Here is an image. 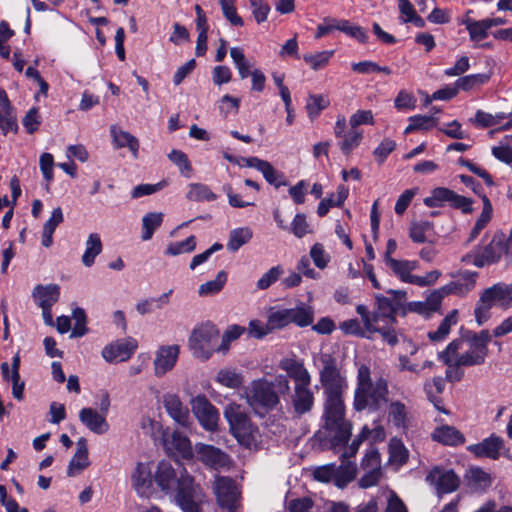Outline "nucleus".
<instances>
[{
    "label": "nucleus",
    "mask_w": 512,
    "mask_h": 512,
    "mask_svg": "<svg viewBox=\"0 0 512 512\" xmlns=\"http://www.w3.org/2000/svg\"><path fill=\"white\" fill-rule=\"evenodd\" d=\"M390 296L375 294L373 311L360 304L356 312L361 316L363 325L369 332H378L389 346L398 344V332L392 327L397 323L396 316H406L409 312L429 314L427 304L424 302H408L405 290H388Z\"/></svg>",
    "instance_id": "1"
},
{
    "label": "nucleus",
    "mask_w": 512,
    "mask_h": 512,
    "mask_svg": "<svg viewBox=\"0 0 512 512\" xmlns=\"http://www.w3.org/2000/svg\"><path fill=\"white\" fill-rule=\"evenodd\" d=\"M389 387L387 379L380 377L372 382L370 368L361 365L357 373V385L354 392L353 407L360 412H377L388 402Z\"/></svg>",
    "instance_id": "2"
},
{
    "label": "nucleus",
    "mask_w": 512,
    "mask_h": 512,
    "mask_svg": "<svg viewBox=\"0 0 512 512\" xmlns=\"http://www.w3.org/2000/svg\"><path fill=\"white\" fill-rule=\"evenodd\" d=\"M323 419V430L332 449L345 446L351 437L352 424L345 418L343 398L325 399Z\"/></svg>",
    "instance_id": "3"
},
{
    "label": "nucleus",
    "mask_w": 512,
    "mask_h": 512,
    "mask_svg": "<svg viewBox=\"0 0 512 512\" xmlns=\"http://www.w3.org/2000/svg\"><path fill=\"white\" fill-rule=\"evenodd\" d=\"M289 379L287 376L278 375L272 381H255L249 395V403L252 406H260L266 410H272L279 403L280 395L289 392Z\"/></svg>",
    "instance_id": "4"
},
{
    "label": "nucleus",
    "mask_w": 512,
    "mask_h": 512,
    "mask_svg": "<svg viewBox=\"0 0 512 512\" xmlns=\"http://www.w3.org/2000/svg\"><path fill=\"white\" fill-rule=\"evenodd\" d=\"M224 415L229 423L230 432L241 445L247 448L256 445L258 429L253 426L249 416L240 406H227Z\"/></svg>",
    "instance_id": "5"
},
{
    "label": "nucleus",
    "mask_w": 512,
    "mask_h": 512,
    "mask_svg": "<svg viewBox=\"0 0 512 512\" xmlns=\"http://www.w3.org/2000/svg\"><path fill=\"white\" fill-rule=\"evenodd\" d=\"M320 361L323 367L320 370L319 378L324 389L325 399L343 398L347 381L341 375L336 359L330 354H322Z\"/></svg>",
    "instance_id": "6"
},
{
    "label": "nucleus",
    "mask_w": 512,
    "mask_h": 512,
    "mask_svg": "<svg viewBox=\"0 0 512 512\" xmlns=\"http://www.w3.org/2000/svg\"><path fill=\"white\" fill-rule=\"evenodd\" d=\"M220 331L211 322H206L196 327L189 337V348L197 358L207 360L214 352H217L216 342Z\"/></svg>",
    "instance_id": "7"
},
{
    "label": "nucleus",
    "mask_w": 512,
    "mask_h": 512,
    "mask_svg": "<svg viewBox=\"0 0 512 512\" xmlns=\"http://www.w3.org/2000/svg\"><path fill=\"white\" fill-rule=\"evenodd\" d=\"M180 480V485L174 491L177 505L183 512H202L205 494L201 486L190 475L181 477Z\"/></svg>",
    "instance_id": "8"
},
{
    "label": "nucleus",
    "mask_w": 512,
    "mask_h": 512,
    "mask_svg": "<svg viewBox=\"0 0 512 512\" xmlns=\"http://www.w3.org/2000/svg\"><path fill=\"white\" fill-rule=\"evenodd\" d=\"M445 202H448L455 209H460L465 214L473 211V200L471 198L459 195L445 187L434 188L431 196L424 199V204L430 208L441 207Z\"/></svg>",
    "instance_id": "9"
},
{
    "label": "nucleus",
    "mask_w": 512,
    "mask_h": 512,
    "mask_svg": "<svg viewBox=\"0 0 512 512\" xmlns=\"http://www.w3.org/2000/svg\"><path fill=\"white\" fill-rule=\"evenodd\" d=\"M176 465L177 468H174L170 462L162 460L155 471L154 480L166 494L174 492L180 485V478L189 475L181 463L177 462Z\"/></svg>",
    "instance_id": "10"
},
{
    "label": "nucleus",
    "mask_w": 512,
    "mask_h": 512,
    "mask_svg": "<svg viewBox=\"0 0 512 512\" xmlns=\"http://www.w3.org/2000/svg\"><path fill=\"white\" fill-rule=\"evenodd\" d=\"M213 490L216 495L217 503L222 509L227 510V512L236 511L239 492L233 479L225 476L216 477Z\"/></svg>",
    "instance_id": "11"
},
{
    "label": "nucleus",
    "mask_w": 512,
    "mask_h": 512,
    "mask_svg": "<svg viewBox=\"0 0 512 512\" xmlns=\"http://www.w3.org/2000/svg\"><path fill=\"white\" fill-rule=\"evenodd\" d=\"M191 407L195 417L205 430L212 432L217 430L219 413L204 395L193 398Z\"/></svg>",
    "instance_id": "12"
},
{
    "label": "nucleus",
    "mask_w": 512,
    "mask_h": 512,
    "mask_svg": "<svg viewBox=\"0 0 512 512\" xmlns=\"http://www.w3.org/2000/svg\"><path fill=\"white\" fill-rule=\"evenodd\" d=\"M195 451L198 459L204 465L212 469H229L232 466L231 457L218 447L204 443H197L195 445Z\"/></svg>",
    "instance_id": "13"
},
{
    "label": "nucleus",
    "mask_w": 512,
    "mask_h": 512,
    "mask_svg": "<svg viewBox=\"0 0 512 512\" xmlns=\"http://www.w3.org/2000/svg\"><path fill=\"white\" fill-rule=\"evenodd\" d=\"M426 481L433 485L439 495L452 493L460 486V478L453 470L433 468L426 476Z\"/></svg>",
    "instance_id": "14"
},
{
    "label": "nucleus",
    "mask_w": 512,
    "mask_h": 512,
    "mask_svg": "<svg viewBox=\"0 0 512 512\" xmlns=\"http://www.w3.org/2000/svg\"><path fill=\"white\" fill-rule=\"evenodd\" d=\"M462 344L463 341L461 339H454L438 354V358L447 366L445 375L446 379L450 382H458L464 376V372L461 370L462 366H456L454 359L462 348Z\"/></svg>",
    "instance_id": "15"
},
{
    "label": "nucleus",
    "mask_w": 512,
    "mask_h": 512,
    "mask_svg": "<svg viewBox=\"0 0 512 512\" xmlns=\"http://www.w3.org/2000/svg\"><path fill=\"white\" fill-rule=\"evenodd\" d=\"M136 349V340L132 338L120 339L104 347L102 356L108 362H123L130 359Z\"/></svg>",
    "instance_id": "16"
},
{
    "label": "nucleus",
    "mask_w": 512,
    "mask_h": 512,
    "mask_svg": "<svg viewBox=\"0 0 512 512\" xmlns=\"http://www.w3.org/2000/svg\"><path fill=\"white\" fill-rule=\"evenodd\" d=\"M314 405V394L310 384L296 383L292 395V406L295 414L302 416L310 412Z\"/></svg>",
    "instance_id": "17"
},
{
    "label": "nucleus",
    "mask_w": 512,
    "mask_h": 512,
    "mask_svg": "<svg viewBox=\"0 0 512 512\" xmlns=\"http://www.w3.org/2000/svg\"><path fill=\"white\" fill-rule=\"evenodd\" d=\"M179 355V346H162L154 360L155 374L158 377L163 376L170 371L176 364Z\"/></svg>",
    "instance_id": "18"
},
{
    "label": "nucleus",
    "mask_w": 512,
    "mask_h": 512,
    "mask_svg": "<svg viewBox=\"0 0 512 512\" xmlns=\"http://www.w3.org/2000/svg\"><path fill=\"white\" fill-rule=\"evenodd\" d=\"M503 445V439L492 434L489 438L484 439L482 442L470 445L468 450L477 457H486L496 460L499 458L500 450L503 448Z\"/></svg>",
    "instance_id": "19"
},
{
    "label": "nucleus",
    "mask_w": 512,
    "mask_h": 512,
    "mask_svg": "<svg viewBox=\"0 0 512 512\" xmlns=\"http://www.w3.org/2000/svg\"><path fill=\"white\" fill-rule=\"evenodd\" d=\"M79 419L93 433L103 434L109 429L105 415L98 413L92 408L81 409Z\"/></svg>",
    "instance_id": "20"
},
{
    "label": "nucleus",
    "mask_w": 512,
    "mask_h": 512,
    "mask_svg": "<svg viewBox=\"0 0 512 512\" xmlns=\"http://www.w3.org/2000/svg\"><path fill=\"white\" fill-rule=\"evenodd\" d=\"M168 453L178 454L182 458L189 459L193 456L190 440L188 437L175 431L164 441Z\"/></svg>",
    "instance_id": "21"
},
{
    "label": "nucleus",
    "mask_w": 512,
    "mask_h": 512,
    "mask_svg": "<svg viewBox=\"0 0 512 512\" xmlns=\"http://www.w3.org/2000/svg\"><path fill=\"white\" fill-rule=\"evenodd\" d=\"M476 276V272H466L459 279L444 285L442 291H444L446 295H465L475 287Z\"/></svg>",
    "instance_id": "22"
},
{
    "label": "nucleus",
    "mask_w": 512,
    "mask_h": 512,
    "mask_svg": "<svg viewBox=\"0 0 512 512\" xmlns=\"http://www.w3.org/2000/svg\"><path fill=\"white\" fill-rule=\"evenodd\" d=\"M88 466V445L86 439L82 437L77 441V449L73 458L69 462L67 475L72 477Z\"/></svg>",
    "instance_id": "23"
},
{
    "label": "nucleus",
    "mask_w": 512,
    "mask_h": 512,
    "mask_svg": "<svg viewBox=\"0 0 512 512\" xmlns=\"http://www.w3.org/2000/svg\"><path fill=\"white\" fill-rule=\"evenodd\" d=\"M432 439L443 445L457 446L465 442L464 435L453 426L437 427L432 433Z\"/></svg>",
    "instance_id": "24"
},
{
    "label": "nucleus",
    "mask_w": 512,
    "mask_h": 512,
    "mask_svg": "<svg viewBox=\"0 0 512 512\" xmlns=\"http://www.w3.org/2000/svg\"><path fill=\"white\" fill-rule=\"evenodd\" d=\"M164 407L168 414L180 425L189 424L188 409L182 404L176 395H167L164 397Z\"/></svg>",
    "instance_id": "25"
},
{
    "label": "nucleus",
    "mask_w": 512,
    "mask_h": 512,
    "mask_svg": "<svg viewBox=\"0 0 512 512\" xmlns=\"http://www.w3.org/2000/svg\"><path fill=\"white\" fill-rule=\"evenodd\" d=\"M132 485L137 493L144 496L152 486V475L148 465L138 463L132 474Z\"/></svg>",
    "instance_id": "26"
},
{
    "label": "nucleus",
    "mask_w": 512,
    "mask_h": 512,
    "mask_svg": "<svg viewBox=\"0 0 512 512\" xmlns=\"http://www.w3.org/2000/svg\"><path fill=\"white\" fill-rule=\"evenodd\" d=\"M33 296L37 299L38 305L41 308L52 307L59 299L60 287L57 284L37 285L34 288Z\"/></svg>",
    "instance_id": "27"
},
{
    "label": "nucleus",
    "mask_w": 512,
    "mask_h": 512,
    "mask_svg": "<svg viewBox=\"0 0 512 512\" xmlns=\"http://www.w3.org/2000/svg\"><path fill=\"white\" fill-rule=\"evenodd\" d=\"M385 264L401 281L414 284L413 279L416 278V275H412L411 271L416 269V261L389 259Z\"/></svg>",
    "instance_id": "28"
},
{
    "label": "nucleus",
    "mask_w": 512,
    "mask_h": 512,
    "mask_svg": "<svg viewBox=\"0 0 512 512\" xmlns=\"http://www.w3.org/2000/svg\"><path fill=\"white\" fill-rule=\"evenodd\" d=\"M111 135L117 148L127 147L135 158L138 156L139 141L135 136L115 125L111 127Z\"/></svg>",
    "instance_id": "29"
},
{
    "label": "nucleus",
    "mask_w": 512,
    "mask_h": 512,
    "mask_svg": "<svg viewBox=\"0 0 512 512\" xmlns=\"http://www.w3.org/2000/svg\"><path fill=\"white\" fill-rule=\"evenodd\" d=\"M281 368L287 372V378L292 377L295 380V384H311V376L302 363L293 359H286L281 362Z\"/></svg>",
    "instance_id": "30"
},
{
    "label": "nucleus",
    "mask_w": 512,
    "mask_h": 512,
    "mask_svg": "<svg viewBox=\"0 0 512 512\" xmlns=\"http://www.w3.org/2000/svg\"><path fill=\"white\" fill-rule=\"evenodd\" d=\"M482 302H488L493 306L494 302L512 299V285L502 283L494 284L485 289L481 294Z\"/></svg>",
    "instance_id": "31"
},
{
    "label": "nucleus",
    "mask_w": 512,
    "mask_h": 512,
    "mask_svg": "<svg viewBox=\"0 0 512 512\" xmlns=\"http://www.w3.org/2000/svg\"><path fill=\"white\" fill-rule=\"evenodd\" d=\"M487 355L484 349L481 350L478 347L476 349L470 348V350L462 354H457L454 358L455 365L463 367L479 366L485 362Z\"/></svg>",
    "instance_id": "32"
},
{
    "label": "nucleus",
    "mask_w": 512,
    "mask_h": 512,
    "mask_svg": "<svg viewBox=\"0 0 512 512\" xmlns=\"http://www.w3.org/2000/svg\"><path fill=\"white\" fill-rule=\"evenodd\" d=\"M357 468L351 461L343 460L342 464L336 467V474L334 477V484L344 489L356 477Z\"/></svg>",
    "instance_id": "33"
},
{
    "label": "nucleus",
    "mask_w": 512,
    "mask_h": 512,
    "mask_svg": "<svg viewBox=\"0 0 512 512\" xmlns=\"http://www.w3.org/2000/svg\"><path fill=\"white\" fill-rule=\"evenodd\" d=\"M468 486L475 491H483L487 489L491 483V477L481 468H471L465 475Z\"/></svg>",
    "instance_id": "34"
},
{
    "label": "nucleus",
    "mask_w": 512,
    "mask_h": 512,
    "mask_svg": "<svg viewBox=\"0 0 512 512\" xmlns=\"http://www.w3.org/2000/svg\"><path fill=\"white\" fill-rule=\"evenodd\" d=\"M102 252V242L99 234L91 233L86 241V249L82 255V263L86 267H91L95 258Z\"/></svg>",
    "instance_id": "35"
},
{
    "label": "nucleus",
    "mask_w": 512,
    "mask_h": 512,
    "mask_svg": "<svg viewBox=\"0 0 512 512\" xmlns=\"http://www.w3.org/2000/svg\"><path fill=\"white\" fill-rule=\"evenodd\" d=\"M388 419L396 427L405 429L408 423V410L404 403L393 401L389 404Z\"/></svg>",
    "instance_id": "36"
},
{
    "label": "nucleus",
    "mask_w": 512,
    "mask_h": 512,
    "mask_svg": "<svg viewBox=\"0 0 512 512\" xmlns=\"http://www.w3.org/2000/svg\"><path fill=\"white\" fill-rule=\"evenodd\" d=\"M289 314L291 318V323L296 324L299 327H307L313 323L314 320V310L310 306H306L305 304H301L296 308H290Z\"/></svg>",
    "instance_id": "37"
},
{
    "label": "nucleus",
    "mask_w": 512,
    "mask_h": 512,
    "mask_svg": "<svg viewBox=\"0 0 512 512\" xmlns=\"http://www.w3.org/2000/svg\"><path fill=\"white\" fill-rule=\"evenodd\" d=\"M490 79L489 74H472L460 77L455 83L459 90L470 91L487 83Z\"/></svg>",
    "instance_id": "38"
},
{
    "label": "nucleus",
    "mask_w": 512,
    "mask_h": 512,
    "mask_svg": "<svg viewBox=\"0 0 512 512\" xmlns=\"http://www.w3.org/2000/svg\"><path fill=\"white\" fill-rule=\"evenodd\" d=\"M457 323V310L451 311L440 323L438 329L428 333L433 342L442 341L450 332L451 326Z\"/></svg>",
    "instance_id": "39"
},
{
    "label": "nucleus",
    "mask_w": 512,
    "mask_h": 512,
    "mask_svg": "<svg viewBox=\"0 0 512 512\" xmlns=\"http://www.w3.org/2000/svg\"><path fill=\"white\" fill-rule=\"evenodd\" d=\"M163 214L150 212L142 219V240L147 241L152 238L154 231L162 224Z\"/></svg>",
    "instance_id": "40"
},
{
    "label": "nucleus",
    "mask_w": 512,
    "mask_h": 512,
    "mask_svg": "<svg viewBox=\"0 0 512 512\" xmlns=\"http://www.w3.org/2000/svg\"><path fill=\"white\" fill-rule=\"evenodd\" d=\"M226 282L227 273L225 271H220L214 280L207 281L200 285L198 294L200 296L215 295L223 289Z\"/></svg>",
    "instance_id": "41"
},
{
    "label": "nucleus",
    "mask_w": 512,
    "mask_h": 512,
    "mask_svg": "<svg viewBox=\"0 0 512 512\" xmlns=\"http://www.w3.org/2000/svg\"><path fill=\"white\" fill-rule=\"evenodd\" d=\"M335 29L358 40L360 43H367L368 35L364 28L352 25L348 20H341L335 25Z\"/></svg>",
    "instance_id": "42"
},
{
    "label": "nucleus",
    "mask_w": 512,
    "mask_h": 512,
    "mask_svg": "<svg viewBox=\"0 0 512 512\" xmlns=\"http://www.w3.org/2000/svg\"><path fill=\"white\" fill-rule=\"evenodd\" d=\"M252 238V231L248 227L234 229L230 233L227 247L229 250L235 252L241 246L248 243Z\"/></svg>",
    "instance_id": "43"
},
{
    "label": "nucleus",
    "mask_w": 512,
    "mask_h": 512,
    "mask_svg": "<svg viewBox=\"0 0 512 512\" xmlns=\"http://www.w3.org/2000/svg\"><path fill=\"white\" fill-rule=\"evenodd\" d=\"M187 198L190 201L201 202V201H214L217 196L213 193L210 188L204 184H191L190 189L187 193Z\"/></svg>",
    "instance_id": "44"
},
{
    "label": "nucleus",
    "mask_w": 512,
    "mask_h": 512,
    "mask_svg": "<svg viewBox=\"0 0 512 512\" xmlns=\"http://www.w3.org/2000/svg\"><path fill=\"white\" fill-rule=\"evenodd\" d=\"M465 24L472 41H481L488 36V30L490 27L487 24L486 19L481 21L468 19L465 21Z\"/></svg>",
    "instance_id": "45"
},
{
    "label": "nucleus",
    "mask_w": 512,
    "mask_h": 512,
    "mask_svg": "<svg viewBox=\"0 0 512 512\" xmlns=\"http://www.w3.org/2000/svg\"><path fill=\"white\" fill-rule=\"evenodd\" d=\"M245 327L240 325H231L223 333L221 343L217 347V352L226 353L230 348V343L237 340L245 332Z\"/></svg>",
    "instance_id": "46"
},
{
    "label": "nucleus",
    "mask_w": 512,
    "mask_h": 512,
    "mask_svg": "<svg viewBox=\"0 0 512 512\" xmlns=\"http://www.w3.org/2000/svg\"><path fill=\"white\" fill-rule=\"evenodd\" d=\"M409 121L410 124L404 130L405 134L416 130H430L436 126V119L433 116L416 115L410 117Z\"/></svg>",
    "instance_id": "47"
},
{
    "label": "nucleus",
    "mask_w": 512,
    "mask_h": 512,
    "mask_svg": "<svg viewBox=\"0 0 512 512\" xmlns=\"http://www.w3.org/2000/svg\"><path fill=\"white\" fill-rule=\"evenodd\" d=\"M196 248L195 236H189L187 239L180 242L170 243L167 247L166 254L171 256H177L183 253H189L194 251Z\"/></svg>",
    "instance_id": "48"
},
{
    "label": "nucleus",
    "mask_w": 512,
    "mask_h": 512,
    "mask_svg": "<svg viewBox=\"0 0 512 512\" xmlns=\"http://www.w3.org/2000/svg\"><path fill=\"white\" fill-rule=\"evenodd\" d=\"M267 320L271 332L276 329L284 328L291 323L289 309L271 312Z\"/></svg>",
    "instance_id": "49"
},
{
    "label": "nucleus",
    "mask_w": 512,
    "mask_h": 512,
    "mask_svg": "<svg viewBox=\"0 0 512 512\" xmlns=\"http://www.w3.org/2000/svg\"><path fill=\"white\" fill-rule=\"evenodd\" d=\"M259 165V171L269 184L274 185L276 188L286 185L285 181H279V179L283 178V175L278 173L268 161L259 162Z\"/></svg>",
    "instance_id": "50"
},
{
    "label": "nucleus",
    "mask_w": 512,
    "mask_h": 512,
    "mask_svg": "<svg viewBox=\"0 0 512 512\" xmlns=\"http://www.w3.org/2000/svg\"><path fill=\"white\" fill-rule=\"evenodd\" d=\"M290 230L297 238H302L305 235L312 233V229L306 220V215L303 213L295 215L291 223Z\"/></svg>",
    "instance_id": "51"
},
{
    "label": "nucleus",
    "mask_w": 512,
    "mask_h": 512,
    "mask_svg": "<svg viewBox=\"0 0 512 512\" xmlns=\"http://www.w3.org/2000/svg\"><path fill=\"white\" fill-rule=\"evenodd\" d=\"M168 158L179 167L182 174L186 177H190L192 173V166L184 152L180 150H172L168 155Z\"/></svg>",
    "instance_id": "52"
},
{
    "label": "nucleus",
    "mask_w": 512,
    "mask_h": 512,
    "mask_svg": "<svg viewBox=\"0 0 512 512\" xmlns=\"http://www.w3.org/2000/svg\"><path fill=\"white\" fill-rule=\"evenodd\" d=\"M332 54L333 51H321L316 54H305L303 59L313 70H318L328 64Z\"/></svg>",
    "instance_id": "53"
},
{
    "label": "nucleus",
    "mask_w": 512,
    "mask_h": 512,
    "mask_svg": "<svg viewBox=\"0 0 512 512\" xmlns=\"http://www.w3.org/2000/svg\"><path fill=\"white\" fill-rule=\"evenodd\" d=\"M283 272V268L279 265L272 267L257 281L256 287L260 290L268 289L279 279Z\"/></svg>",
    "instance_id": "54"
},
{
    "label": "nucleus",
    "mask_w": 512,
    "mask_h": 512,
    "mask_svg": "<svg viewBox=\"0 0 512 512\" xmlns=\"http://www.w3.org/2000/svg\"><path fill=\"white\" fill-rule=\"evenodd\" d=\"M329 102L321 95H310L307 100L306 109L310 118H314L328 107Z\"/></svg>",
    "instance_id": "55"
},
{
    "label": "nucleus",
    "mask_w": 512,
    "mask_h": 512,
    "mask_svg": "<svg viewBox=\"0 0 512 512\" xmlns=\"http://www.w3.org/2000/svg\"><path fill=\"white\" fill-rule=\"evenodd\" d=\"M492 154L498 160L506 163H512V137H506V143H501L499 146L492 148Z\"/></svg>",
    "instance_id": "56"
},
{
    "label": "nucleus",
    "mask_w": 512,
    "mask_h": 512,
    "mask_svg": "<svg viewBox=\"0 0 512 512\" xmlns=\"http://www.w3.org/2000/svg\"><path fill=\"white\" fill-rule=\"evenodd\" d=\"M217 381L226 387L238 388L242 384V377L232 370H220Z\"/></svg>",
    "instance_id": "57"
},
{
    "label": "nucleus",
    "mask_w": 512,
    "mask_h": 512,
    "mask_svg": "<svg viewBox=\"0 0 512 512\" xmlns=\"http://www.w3.org/2000/svg\"><path fill=\"white\" fill-rule=\"evenodd\" d=\"M255 21L260 24L267 20L270 6L266 0H249Z\"/></svg>",
    "instance_id": "58"
},
{
    "label": "nucleus",
    "mask_w": 512,
    "mask_h": 512,
    "mask_svg": "<svg viewBox=\"0 0 512 512\" xmlns=\"http://www.w3.org/2000/svg\"><path fill=\"white\" fill-rule=\"evenodd\" d=\"M219 3L222 8V12L224 17L230 22L233 26H243V19L238 15L237 10L232 2L228 0H219Z\"/></svg>",
    "instance_id": "59"
},
{
    "label": "nucleus",
    "mask_w": 512,
    "mask_h": 512,
    "mask_svg": "<svg viewBox=\"0 0 512 512\" xmlns=\"http://www.w3.org/2000/svg\"><path fill=\"white\" fill-rule=\"evenodd\" d=\"M22 124L27 133L33 134L41 124L38 108L32 107L22 119Z\"/></svg>",
    "instance_id": "60"
},
{
    "label": "nucleus",
    "mask_w": 512,
    "mask_h": 512,
    "mask_svg": "<svg viewBox=\"0 0 512 512\" xmlns=\"http://www.w3.org/2000/svg\"><path fill=\"white\" fill-rule=\"evenodd\" d=\"M361 466L364 470L381 468L380 453L376 447L371 446L367 449L361 462Z\"/></svg>",
    "instance_id": "61"
},
{
    "label": "nucleus",
    "mask_w": 512,
    "mask_h": 512,
    "mask_svg": "<svg viewBox=\"0 0 512 512\" xmlns=\"http://www.w3.org/2000/svg\"><path fill=\"white\" fill-rule=\"evenodd\" d=\"M390 459L399 464H404L408 460V452L404 445L399 440H392L389 445Z\"/></svg>",
    "instance_id": "62"
},
{
    "label": "nucleus",
    "mask_w": 512,
    "mask_h": 512,
    "mask_svg": "<svg viewBox=\"0 0 512 512\" xmlns=\"http://www.w3.org/2000/svg\"><path fill=\"white\" fill-rule=\"evenodd\" d=\"M341 330L345 334H351L359 337H365L366 332L369 333V331L364 326V329L361 327L360 322L357 319H350L342 322L340 324ZM373 332H370L372 334Z\"/></svg>",
    "instance_id": "63"
},
{
    "label": "nucleus",
    "mask_w": 512,
    "mask_h": 512,
    "mask_svg": "<svg viewBox=\"0 0 512 512\" xmlns=\"http://www.w3.org/2000/svg\"><path fill=\"white\" fill-rule=\"evenodd\" d=\"M310 256H311L314 264L318 268L323 269L327 266L329 257L326 255L322 244H320V243L314 244L311 248Z\"/></svg>",
    "instance_id": "64"
}]
</instances>
